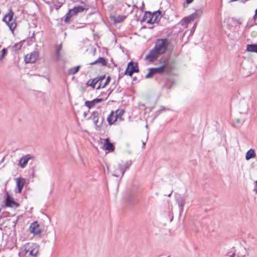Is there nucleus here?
I'll return each instance as SVG.
<instances>
[{
	"label": "nucleus",
	"instance_id": "nucleus-41",
	"mask_svg": "<svg viewBox=\"0 0 257 257\" xmlns=\"http://www.w3.org/2000/svg\"><path fill=\"white\" fill-rule=\"evenodd\" d=\"M255 185L254 188V191H255L256 193L257 194V180L255 182Z\"/></svg>",
	"mask_w": 257,
	"mask_h": 257
},
{
	"label": "nucleus",
	"instance_id": "nucleus-20",
	"mask_svg": "<svg viewBox=\"0 0 257 257\" xmlns=\"http://www.w3.org/2000/svg\"><path fill=\"white\" fill-rule=\"evenodd\" d=\"M104 146L106 150L113 151L114 150V146L112 143L109 142L108 138L105 140Z\"/></svg>",
	"mask_w": 257,
	"mask_h": 257
},
{
	"label": "nucleus",
	"instance_id": "nucleus-16",
	"mask_svg": "<svg viewBox=\"0 0 257 257\" xmlns=\"http://www.w3.org/2000/svg\"><path fill=\"white\" fill-rule=\"evenodd\" d=\"M156 15H161V12L158 10L152 13L150 12L146 11L143 17V20H147V19L150 18H151V19H154V18Z\"/></svg>",
	"mask_w": 257,
	"mask_h": 257
},
{
	"label": "nucleus",
	"instance_id": "nucleus-22",
	"mask_svg": "<svg viewBox=\"0 0 257 257\" xmlns=\"http://www.w3.org/2000/svg\"><path fill=\"white\" fill-rule=\"evenodd\" d=\"M81 66L80 65L69 69L67 71V74L69 75L75 74L78 72Z\"/></svg>",
	"mask_w": 257,
	"mask_h": 257
},
{
	"label": "nucleus",
	"instance_id": "nucleus-30",
	"mask_svg": "<svg viewBox=\"0 0 257 257\" xmlns=\"http://www.w3.org/2000/svg\"><path fill=\"white\" fill-rule=\"evenodd\" d=\"M53 3L56 10H59L63 4L62 3L59 2L57 0L53 1Z\"/></svg>",
	"mask_w": 257,
	"mask_h": 257
},
{
	"label": "nucleus",
	"instance_id": "nucleus-10",
	"mask_svg": "<svg viewBox=\"0 0 257 257\" xmlns=\"http://www.w3.org/2000/svg\"><path fill=\"white\" fill-rule=\"evenodd\" d=\"M25 183V180L21 177L18 178L16 179V188L15 189V192L16 193H20L23 188Z\"/></svg>",
	"mask_w": 257,
	"mask_h": 257
},
{
	"label": "nucleus",
	"instance_id": "nucleus-13",
	"mask_svg": "<svg viewBox=\"0 0 257 257\" xmlns=\"http://www.w3.org/2000/svg\"><path fill=\"white\" fill-rule=\"evenodd\" d=\"M6 205L8 207L17 208L19 206V203L15 201L8 194L6 200Z\"/></svg>",
	"mask_w": 257,
	"mask_h": 257
},
{
	"label": "nucleus",
	"instance_id": "nucleus-25",
	"mask_svg": "<svg viewBox=\"0 0 257 257\" xmlns=\"http://www.w3.org/2000/svg\"><path fill=\"white\" fill-rule=\"evenodd\" d=\"M75 15V14L74 13V11L72 9L70 10L69 12L66 14L64 22L65 23L68 22L71 18Z\"/></svg>",
	"mask_w": 257,
	"mask_h": 257
},
{
	"label": "nucleus",
	"instance_id": "nucleus-11",
	"mask_svg": "<svg viewBox=\"0 0 257 257\" xmlns=\"http://www.w3.org/2000/svg\"><path fill=\"white\" fill-rule=\"evenodd\" d=\"M32 158H33V157L30 155H27L22 157L19 161V166L22 168H24L27 165L28 161Z\"/></svg>",
	"mask_w": 257,
	"mask_h": 257
},
{
	"label": "nucleus",
	"instance_id": "nucleus-19",
	"mask_svg": "<svg viewBox=\"0 0 257 257\" xmlns=\"http://www.w3.org/2000/svg\"><path fill=\"white\" fill-rule=\"evenodd\" d=\"M116 120L117 116L114 114L113 111H111L107 118L109 125H112Z\"/></svg>",
	"mask_w": 257,
	"mask_h": 257
},
{
	"label": "nucleus",
	"instance_id": "nucleus-26",
	"mask_svg": "<svg viewBox=\"0 0 257 257\" xmlns=\"http://www.w3.org/2000/svg\"><path fill=\"white\" fill-rule=\"evenodd\" d=\"M72 10L74 11V13L75 14V15H76L78 13L82 12L84 10H87L88 9H86L82 6H79L77 7H75L72 9Z\"/></svg>",
	"mask_w": 257,
	"mask_h": 257
},
{
	"label": "nucleus",
	"instance_id": "nucleus-8",
	"mask_svg": "<svg viewBox=\"0 0 257 257\" xmlns=\"http://www.w3.org/2000/svg\"><path fill=\"white\" fill-rule=\"evenodd\" d=\"M39 53L36 51H34L30 54H28L25 57V61L26 63H34L38 59Z\"/></svg>",
	"mask_w": 257,
	"mask_h": 257
},
{
	"label": "nucleus",
	"instance_id": "nucleus-15",
	"mask_svg": "<svg viewBox=\"0 0 257 257\" xmlns=\"http://www.w3.org/2000/svg\"><path fill=\"white\" fill-rule=\"evenodd\" d=\"M176 202H177V203L178 205V206L180 208V212H183V209H184V206L185 203V198L183 197H182L180 195H179L176 198Z\"/></svg>",
	"mask_w": 257,
	"mask_h": 257
},
{
	"label": "nucleus",
	"instance_id": "nucleus-5",
	"mask_svg": "<svg viewBox=\"0 0 257 257\" xmlns=\"http://www.w3.org/2000/svg\"><path fill=\"white\" fill-rule=\"evenodd\" d=\"M13 15L14 13L12 10H10V12L5 16L3 18V21L5 22L10 29L12 31L14 30L16 27V23L13 21Z\"/></svg>",
	"mask_w": 257,
	"mask_h": 257
},
{
	"label": "nucleus",
	"instance_id": "nucleus-3",
	"mask_svg": "<svg viewBox=\"0 0 257 257\" xmlns=\"http://www.w3.org/2000/svg\"><path fill=\"white\" fill-rule=\"evenodd\" d=\"M89 119H91L93 121V122L95 125V128L96 131H99L101 130L102 125L104 120V117L102 116L100 118L98 112L94 111L91 113Z\"/></svg>",
	"mask_w": 257,
	"mask_h": 257
},
{
	"label": "nucleus",
	"instance_id": "nucleus-46",
	"mask_svg": "<svg viewBox=\"0 0 257 257\" xmlns=\"http://www.w3.org/2000/svg\"><path fill=\"white\" fill-rule=\"evenodd\" d=\"M145 143H143V146H145Z\"/></svg>",
	"mask_w": 257,
	"mask_h": 257
},
{
	"label": "nucleus",
	"instance_id": "nucleus-29",
	"mask_svg": "<svg viewBox=\"0 0 257 257\" xmlns=\"http://www.w3.org/2000/svg\"><path fill=\"white\" fill-rule=\"evenodd\" d=\"M126 17L124 15L118 16L117 17H116V18L115 19V22L116 23H120L121 22H122L125 19Z\"/></svg>",
	"mask_w": 257,
	"mask_h": 257
},
{
	"label": "nucleus",
	"instance_id": "nucleus-23",
	"mask_svg": "<svg viewBox=\"0 0 257 257\" xmlns=\"http://www.w3.org/2000/svg\"><path fill=\"white\" fill-rule=\"evenodd\" d=\"M99 79H96V78L92 79H89L87 81L86 84L88 86L92 87L93 88L95 87V85L98 83Z\"/></svg>",
	"mask_w": 257,
	"mask_h": 257
},
{
	"label": "nucleus",
	"instance_id": "nucleus-38",
	"mask_svg": "<svg viewBox=\"0 0 257 257\" xmlns=\"http://www.w3.org/2000/svg\"><path fill=\"white\" fill-rule=\"evenodd\" d=\"M73 3H78L82 4L85 3L86 0H71Z\"/></svg>",
	"mask_w": 257,
	"mask_h": 257
},
{
	"label": "nucleus",
	"instance_id": "nucleus-2",
	"mask_svg": "<svg viewBox=\"0 0 257 257\" xmlns=\"http://www.w3.org/2000/svg\"><path fill=\"white\" fill-rule=\"evenodd\" d=\"M38 252V245L36 243L29 242L25 244L21 249L19 253V256L20 257H27V254L28 253L27 257H36Z\"/></svg>",
	"mask_w": 257,
	"mask_h": 257
},
{
	"label": "nucleus",
	"instance_id": "nucleus-24",
	"mask_svg": "<svg viewBox=\"0 0 257 257\" xmlns=\"http://www.w3.org/2000/svg\"><path fill=\"white\" fill-rule=\"evenodd\" d=\"M246 50L248 52L257 53V44H249L247 45Z\"/></svg>",
	"mask_w": 257,
	"mask_h": 257
},
{
	"label": "nucleus",
	"instance_id": "nucleus-45",
	"mask_svg": "<svg viewBox=\"0 0 257 257\" xmlns=\"http://www.w3.org/2000/svg\"><path fill=\"white\" fill-rule=\"evenodd\" d=\"M166 87L167 88H168V89H170V88H171V86H170V87H167L165 85H163V88H166Z\"/></svg>",
	"mask_w": 257,
	"mask_h": 257
},
{
	"label": "nucleus",
	"instance_id": "nucleus-21",
	"mask_svg": "<svg viewBox=\"0 0 257 257\" xmlns=\"http://www.w3.org/2000/svg\"><path fill=\"white\" fill-rule=\"evenodd\" d=\"M255 157V153L254 150L250 149L248 150L245 155V159L246 160H249L251 158H254Z\"/></svg>",
	"mask_w": 257,
	"mask_h": 257
},
{
	"label": "nucleus",
	"instance_id": "nucleus-40",
	"mask_svg": "<svg viewBox=\"0 0 257 257\" xmlns=\"http://www.w3.org/2000/svg\"><path fill=\"white\" fill-rule=\"evenodd\" d=\"M253 19L254 20H255L257 19V9L255 11V14L253 16Z\"/></svg>",
	"mask_w": 257,
	"mask_h": 257
},
{
	"label": "nucleus",
	"instance_id": "nucleus-4",
	"mask_svg": "<svg viewBox=\"0 0 257 257\" xmlns=\"http://www.w3.org/2000/svg\"><path fill=\"white\" fill-rule=\"evenodd\" d=\"M161 67H163L164 72L166 74H169L174 69L173 64L168 58H161L160 60Z\"/></svg>",
	"mask_w": 257,
	"mask_h": 257
},
{
	"label": "nucleus",
	"instance_id": "nucleus-9",
	"mask_svg": "<svg viewBox=\"0 0 257 257\" xmlns=\"http://www.w3.org/2000/svg\"><path fill=\"white\" fill-rule=\"evenodd\" d=\"M131 165V161H128L125 162H122L118 164V169L119 170V174H121V177H122L125 170L129 168Z\"/></svg>",
	"mask_w": 257,
	"mask_h": 257
},
{
	"label": "nucleus",
	"instance_id": "nucleus-42",
	"mask_svg": "<svg viewBox=\"0 0 257 257\" xmlns=\"http://www.w3.org/2000/svg\"><path fill=\"white\" fill-rule=\"evenodd\" d=\"M160 15H156L155 16L154 19L155 18H157V22H158L159 21V19H158V17L160 16Z\"/></svg>",
	"mask_w": 257,
	"mask_h": 257
},
{
	"label": "nucleus",
	"instance_id": "nucleus-44",
	"mask_svg": "<svg viewBox=\"0 0 257 257\" xmlns=\"http://www.w3.org/2000/svg\"><path fill=\"white\" fill-rule=\"evenodd\" d=\"M196 26H197V23H195V24L194 25L193 28H192V29H193L194 31L195 29Z\"/></svg>",
	"mask_w": 257,
	"mask_h": 257
},
{
	"label": "nucleus",
	"instance_id": "nucleus-6",
	"mask_svg": "<svg viewBox=\"0 0 257 257\" xmlns=\"http://www.w3.org/2000/svg\"><path fill=\"white\" fill-rule=\"evenodd\" d=\"M139 72V69L138 63L131 61L127 64V66L124 74L132 76L134 73H137Z\"/></svg>",
	"mask_w": 257,
	"mask_h": 257
},
{
	"label": "nucleus",
	"instance_id": "nucleus-32",
	"mask_svg": "<svg viewBox=\"0 0 257 257\" xmlns=\"http://www.w3.org/2000/svg\"><path fill=\"white\" fill-rule=\"evenodd\" d=\"M22 45L20 43H16L13 46V49L14 51H18L21 49Z\"/></svg>",
	"mask_w": 257,
	"mask_h": 257
},
{
	"label": "nucleus",
	"instance_id": "nucleus-39",
	"mask_svg": "<svg viewBox=\"0 0 257 257\" xmlns=\"http://www.w3.org/2000/svg\"><path fill=\"white\" fill-rule=\"evenodd\" d=\"M124 112V110H117L116 111V116H117L118 115H121Z\"/></svg>",
	"mask_w": 257,
	"mask_h": 257
},
{
	"label": "nucleus",
	"instance_id": "nucleus-17",
	"mask_svg": "<svg viewBox=\"0 0 257 257\" xmlns=\"http://www.w3.org/2000/svg\"><path fill=\"white\" fill-rule=\"evenodd\" d=\"M55 55L56 60L57 61H60L62 58V55L60 53L62 49V44L57 45L55 47Z\"/></svg>",
	"mask_w": 257,
	"mask_h": 257
},
{
	"label": "nucleus",
	"instance_id": "nucleus-35",
	"mask_svg": "<svg viewBox=\"0 0 257 257\" xmlns=\"http://www.w3.org/2000/svg\"><path fill=\"white\" fill-rule=\"evenodd\" d=\"M7 53H8V51H7V49H6V48L3 49L2 50V55L1 56L0 59L2 60L4 58V57L7 55Z\"/></svg>",
	"mask_w": 257,
	"mask_h": 257
},
{
	"label": "nucleus",
	"instance_id": "nucleus-31",
	"mask_svg": "<svg viewBox=\"0 0 257 257\" xmlns=\"http://www.w3.org/2000/svg\"><path fill=\"white\" fill-rule=\"evenodd\" d=\"M225 256H228V257H235V251L234 250V247H232L231 248V250L230 252H228L226 254Z\"/></svg>",
	"mask_w": 257,
	"mask_h": 257
},
{
	"label": "nucleus",
	"instance_id": "nucleus-28",
	"mask_svg": "<svg viewBox=\"0 0 257 257\" xmlns=\"http://www.w3.org/2000/svg\"><path fill=\"white\" fill-rule=\"evenodd\" d=\"M105 76L104 75H102V76H100L99 77H96V79H99L98 82L99 83V85L96 87V89H99L101 87H102V85H101V82L103 80V79L105 78Z\"/></svg>",
	"mask_w": 257,
	"mask_h": 257
},
{
	"label": "nucleus",
	"instance_id": "nucleus-47",
	"mask_svg": "<svg viewBox=\"0 0 257 257\" xmlns=\"http://www.w3.org/2000/svg\"><path fill=\"white\" fill-rule=\"evenodd\" d=\"M171 194H169V195H168V196H169V197H170V196H171Z\"/></svg>",
	"mask_w": 257,
	"mask_h": 257
},
{
	"label": "nucleus",
	"instance_id": "nucleus-14",
	"mask_svg": "<svg viewBox=\"0 0 257 257\" xmlns=\"http://www.w3.org/2000/svg\"><path fill=\"white\" fill-rule=\"evenodd\" d=\"M103 99L102 98H95L91 101H86L85 105L89 109L93 107L96 104L101 102Z\"/></svg>",
	"mask_w": 257,
	"mask_h": 257
},
{
	"label": "nucleus",
	"instance_id": "nucleus-36",
	"mask_svg": "<svg viewBox=\"0 0 257 257\" xmlns=\"http://www.w3.org/2000/svg\"><path fill=\"white\" fill-rule=\"evenodd\" d=\"M144 21H146L148 24H153L155 22H157V18H155L154 19H151V18H150Z\"/></svg>",
	"mask_w": 257,
	"mask_h": 257
},
{
	"label": "nucleus",
	"instance_id": "nucleus-7",
	"mask_svg": "<svg viewBox=\"0 0 257 257\" xmlns=\"http://www.w3.org/2000/svg\"><path fill=\"white\" fill-rule=\"evenodd\" d=\"M29 230L34 235L40 236L42 232L41 227L37 221H34L31 224Z\"/></svg>",
	"mask_w": 257,
	"mask_h": 257
},
{
	"label": "nucleus",
	"instance_id": "nucleus-18",
	"mask_svg": "<svg viewBox=\"0 0 257 257\" xmlns=\"http://www.w3.org/2000/svg\"><path fill=\"white\" fill-rule=\"evenodd\" d=\"M100 64L101 66H106L107 62L103 57H99L97 60L90 63V65Z\"/></svg>",
	"mask_w": 257,
	"mask_h": 257
},
{
	"label": "nucleus",
	"instance_id": "nucleus-27",
	"mask_svg": "<svg viewBox=\"0 0 257 257\" xmlns=\"http://www.w3.org/2000/svg\"><path fill=\"white\" fill-rule=\"evenodd\" d=\"M164 68L163 67H161V66H160L158 67H156V68H152L153 71L154 72V74L165 73V72H164Z\"/></svg>",
	"mask_w": 257,
	"mask_h": 257
},
{
	"label": "nucleus",
	"instance_id": "nucleus-33",
	"mask_svg": "<svg viewBox=\"0 0 257 257\" xmlns=\"http://www.w3.org/2000/svg\"><path fill=\"white\" fill-rule=\"evenodd\" d=\"M149 73L146 75L145 77L146 78H151L154 74H155L152 68H149Z\"/></svg>",
	"mask_w": 257,
	"mask_h": 257
},
{
	"label": "nucleus",
	"instance_id": "nucleus-34",
	"mask_svg": "<svg viewBox=\"0 0 257 257\" xmlns=\"http://www.w3.org/2000/svg\"><path fill=\"white\" fill-rule=\"evenodd\" d=\"M113 176H115V177H121V174H119V170L118 169V165L117 166V167H116V168L115 169L114 172H113ZM122 177H120V178H121Z\"/></svg>",
	"mask_w": 257,
	"mask_h": 257
},
{
	"label": "nucleus",
	"instance_id": "nucleus-1",
	"mask_svg": "<svg viewBox=\"0 0 257 257\" xmlns=\"http://www.w3.org/2000/svg\"><path fill=\"white\" fill-rule=\"evenodd\" d=\"M170 45L168 39H157L154 48L146 56V59L150 62L156 61L160 55L165 53Z\"/></svg>",
	"mask_w": 257,
	"mask_h": 257
},
{
	"label": "nucleus",
	"instance_id": "nucleus-43",
	"mask_svg": "<svg viewBox=\"0 0 257 257\" xmlns=\"http://www.w3.org/2000/svg\"><path fill=\"white\" fill-rule=\"evenodd\" d=\"M187 4H190L191 3L193 0H186Z\"/></svg>",
	"mask_w": 257,
	"mask_h": 257
},
{
	"label": "nucleus",
	"instance_id": "nucleus-37",
	"mask_svg": "<svg viewBox=\"0 0 257 257\" xmlns=\"http://www.w3.org/2000/svg\"><path fill=\"white\" fill-rule=\"evenodd\" d=\"M110 80V76H108L105 80V83L102 86V88L105 87L109 83Z\"/></svg>",
	"mask_w": 257,
	"mask_h": 257
},
{
	"label": "nucleus",
	"instance_id": "nucleus-12",
	"mask_svg": "<svg viewBox=\"0 0 257 257\" xmlns=\"http://www.w3.org/2000/svg\"><path fill=\"white\" fill-rule=\"evenodd\" d=\"M199 17V15L197 13H194L188 17H186L182 20V25L188 24V23L194 21Z\"/></svg>",
	"mask_w": 257,
	"mask_h": 257
}]
</instances>
